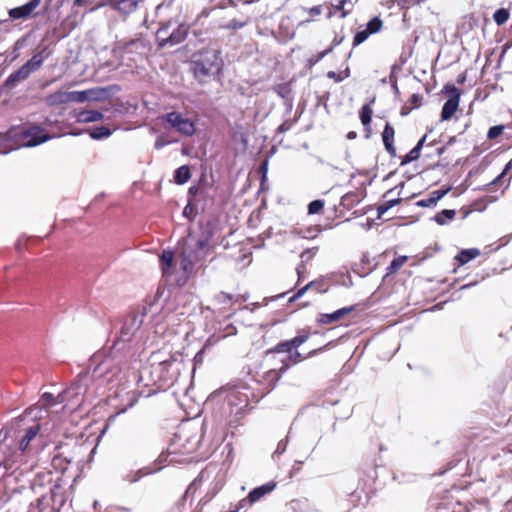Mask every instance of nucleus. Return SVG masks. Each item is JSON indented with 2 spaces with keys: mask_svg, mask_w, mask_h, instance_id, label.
<instances>
[{
  "mask_svg": "<svg viewBox=\"0 0 512 512\" xmlns=\"http://www.w3.org/2000/svg\"><path fill=\"white\" fill-rule=\"evenodd\" d=\"M189 206H186L185 209H184V213L187 214L189 213V210H188Z\"/></svg>",
  "mask_w": 512,
  "mask_h": 512,
  "instance_id": "nucleus-37",
  "label": "nucleus"
},
{
  "mask_svg": "<svg viewBox=\"0 0 512 512\" xmlns=\"http://www.w3.org/2000/svg\"><path fill=\"white\" fill-rule=\"evenodd\" d=\"M425 141V137H423L419 142L418 144L410 151V153L408 154V160L409 161H412V160H415L419 157L420 155V150L422 148V145Z\"/></svg>",
  "mask_w": 512,
  "mask_h": 512,
  "instance_id": "nucleus-24",
  "label": "nucleus"
},
{
  "mask_svg": "<svg viewBox=\"0 0 512 512\" xmlns=\"http://www.w3.org/2000/svg\"><path fill=\"white\" fill-rule=\"evenodd\" d=\"M103 115L97 111H82L77 115V121L81 123H90L101 120Z\"/></svg>",
  "mask_w": 512,
  "mask_h": 512,
  "instance_id": "nucleus-15",
  "label": "nucleus"
},
{
  "mask_svg": "<svg viewBox=\"0 0 512 512\" xmlns=\"http://www.w3.org/2000/svg\"><path fill=\"white\" fill-rule=\"evenodd\" d=\"M174 178L177 184L181 185L186 183L190 178L189 167L186 165L179 167L175 172Z\"/></svg>",
  "mask_w": 512,
  "mask_h": 512,
  "instance_id": "nucleus-17",
  "label": "nucleus"
},
{
  "mask_svg": "<svg viewBox=\"0 0 512 512\" xmlns=\"http://www.w3.org/2000/svg\"><path fill=\"white\" fill-rule=\"evenodd\" d=\"M38 430H39V427L36 425V426L31 427L27 431L26 435L22 438V440L20 442V449L22 451H25L28 448L30 441L37 435Z\"/></svg>",
  "mask_w": 512,
  "mask_h": 512,
  "instance_id": "nucleus-18",
  "label": "nucleus"
},
{
  "mask_svg": "<svg viewBox=\"0 0 512 512\" xmlns=\"http://www.w3.org/2000/svg\"><path fill=\"white\" fill-rule=\"evenodd\" d=\"M451 190V187L442 188L439 190H435L429 194V196L425 199H422L417 202V205L420 207H433L438 201H440L445 195H447Z\"/></svg>",
  "mask_w": 512,
  "mask_h": 512,
  "instance_id": "nucleus-5",
  "label": "nucleus"
},
{
  "mask_svg": "<svg viewBox=\"0 0 512 512\" xmlns=\"http://www.w3.org/2000/svg\"><path fill=\"white\" fill-rule=\"evenodd\" d=\"M306 341V337L305 336H302V337H296L294 338L291 342L289 343H285V344H282L281 347L285 350H290L291 347L293 348H297L299 347L301 344H303L304 342Z\"/></svg>",
  "mask_w": 512,
  "mask_h": 512,
  "instance_id": "nucleus-23",
  "label": "nucleus"
},
{
  "mask_svg": "<svg viewBox=\"0 0 512 512\" xmlns=\"http://www.w3.org/2000/svg\"><path fill=\"white\" fill-rule=\"evenodd\" d=\"M373 110L369 104L364 105L360 112V119L364 126H369L372 119Z\"/></svg>",
  "mask_w": 512,
  "mask_h": 512,
  "instance_id": "nucleus-20",
  "label": "nucleus"
},
{
  "mask_svg": "<svg viewBox=\"0 0 512 512\" xmlns=\"http://www.w3.org/2000/svg\"><path fill=\"white\" fill-rule=\"evenodd\" d=\"M324 206V202L321 200L312 201L308 206V212L310 214L318 213Z\"/></svg>",
  "mask_w": 512,
  "mask_h": 512,
  "instance_id": "nucleus-26",
  "label": "nucleus"
},
{
  "mask_svg": "<svg viewBox=\"0 0 512 512\" xmlns=\"http://www.w3.org/2000/svg\"><path fill=\"white\" fill-rule=\"evenodd\" d=\"M161 261V269L165 276H172L176 269L173 265V253L169 250L163 251V253L160 256Z\"/></svg>",
  "mask_w": 512,
  "mask_h": 512,
  "instance_id": "nucleus-9",
  "label": "nucleus"
},
{
  "mask_svg": "<svg viewBox=\"0 0 512 512\" xmlns=\"http://www.w3.org/2000/svg\"><path fill=\"white\" fill-rule=\"evenodd\" d=\"M89 134L93 139L98 140V139L109 137L112 134V131L108 127L101 126V127H96V128L91 129L89 131Z\"/></svg>",
  "mask_w": 512,
  "mask_h": 512,
  "instance_id": "nucleus-19",
  "label": "nucleus"
},
{
  "mask_svg": "<svg viewBox=\"0 0 512 512\" xmlns=\"http://www.w3.org/2000/svg\"><path fill=\"white\" fill-rule=\"evenodd\" d=\"M189 206H186L185 209H184V213L187 214L189 213V210H188Z\"/></svg>",
  "mask_w": 512,
  "mask_h": 512,
  "instance_id": "nucleus-38",
  "label": "nucleus"
},
{
  "mask_svg": "<svg viewBox=\"0 0 512 512\" xmlns=\"http://www.w3.org/2000/svg\"><path fill=\"white\" fill-rule=\"evenodd\" d=\"M509 18V14L505 9H499L494 13V20L497 24L505 23Z\"/></svg>",
  "mask_w": 512,
  "mask_h": 512,
  "instance_id": "nucleus-22",
  "label": "nucleus"
},
{
  "mask_svg": "<svg viewBox=\"0 0 512 512\" xmlns=\"http://www.w3.org/2000/svg\"><path fill=\"white\" fill-rule=\"evenodd\" d=\"M210 69H211V67L203 68V69H202V72H203L204 74H206V73H208V72L210 71Z\"/></svg>",
  "mask_w": 512,
  "mask_h": 512,
  "instance_id": "nucleus-35",
  "label": "nucleus"
},
{
  "mask_svg": "<svg viewBox=\"0 0 512 512\" xmlns=\"http://www.w3.org/2000/svg\"><path fill=\"white\" fill-rule=\"evenodd\" d=\"M369 34L370 33H368V31H364V32L358 33L356 35V37H355V41L360 43V42L364 41Z\"/></svg>",
  "mask_w": 512,
  "mask_h": 512,
  "instance_id": "nucleus-28",
  "label": "nucleus"
},
{
  "mask_svg": "<svg viewBox=\"0 0 512 512\" xmlns=\"http://www.w3.org/2000/svg\"><path fill=\"white\" fill-rule=\"evenodd\" d=\"M276 487L274 482H269L265 485L253 489L248 496L249 502L253 503L258 501L262 496L273 491Z\"/></svg>",
  "mask_w": 512,
  "mask_h": 512,
  "instance_id": "nucleus-12",
  "label": "nucleus"
},
{
  "mask_svg": "<svg viewBox=\"0 0 512 512\" xmlns=\"http://www.w3.org/2000/svg\"><path fill=\"white\" fill-rule=\"evenodd\" d=\"M388 208H389V206H380V207L378 208V212H379V214H383V213H385V212L388 210Z\"/></svg>",
  "mask_w": 512,
  "mask_h": 512,
  "instance_id": "nucleus-33",
  "label": "nucleus"
},
{
  "mask_svg": "<svg viewBox=\"0 0 512 512\" xmlns=\"http://www.w3.org/2000/svg\"><path fill=\"white\" fill-rule=\"evenodd\" d=\"M395 136L394 128L390 124H386L384 131L382 133V140L385 145V148L389 154L394 156L396 154L395 147L393 145Z\"/></svg>",
  "mask_w": 512,
  "mask_h": 512,
  "instance_id": "nucleus-10",
  "label": "nucleus"
},
{
  "mask_svg": "<svg viewBox=\"0 0 512 512\" xmlns=\"http://www.w3.org/2000/svg\"><path fill=\"white\" fill-rule=\"evenodd\" d=\"M190 268V262L187 261L186 259H183L182 263H181V269L183 270L184 273H186Z\"/></svg>",
  "mask_w": 512,
  "mask_h": 512,
  "instance_id": "nucleus-30",
  "label": "nucleus"
},
{
  "mask_svg": "<svg viewBox=\"0 0 512 512\" xmlns=\"http://www.w3.org/2000/svg\"><path fill=\"white\" fill-rule=\"evenodd\" d=\"M335 76H336V75H335V72H329V73H328V77H329V78H335V79H336V77H335Z\"/></svg>",
  "mask_w": 512,
  "mask_h": 512,
  "instance_id": "nucleus-36",
  "label": "nucleus"
},
{
  "mask_svg": "<svg viewBox=\"0 0 512 512\" xmlns=\"http://www.w3.org/2000/svg\"><path fill=\"white\" fill-rule=\"evenodd\" d=\"M407 260V257L406 256H400V257H397L395 258L392 262H391V265L389 267V270L391 272H395L396 270H398L399 268H401L404 263L406 262Z\"/></svg>",
  "mask_w": 512,
  "mask_h": 512,
  "instance_id": "nucleus-25",
  "label": "nucleus"
},
{
  "mask_svg": "<svg viewBox=\"0 0 512 512\" xmlns=\"http://www.w3.org/2000/svg\"><path fill=\"white\" fill-rule=\"evenodd\" d=\"M310 13H311L312 15H318V14H320V9H319V8H312V9L310 10Z\"/></svg>",
  "mask_w": 512,
  "mask_h": 512,
  "instance_id": "nucleus-34",
  "label": "nucleus"
},
{
  "mask_svg": "<svg viewBox=\"0 0 512 512\" xmlns=\"http://www.w3.org/2000/svg\"><path fill=\"white\" fill-rule=\"evenodd\" d=\"M456 211L453 209H444L437 213L433 220L440 226L446 225L455 218Z\"/></svg>",
  "mask_w": 512,
  "mask_h": 512,
  "instance_id": "nucleus-14",
  "label": "nucleus"
},
{
  "mask_svg": "<svg viewBox=\"0 0 512 512\" xmlns=\"http://www.w3.org/2000/svg\"><path fill=\"white\" fill-rule=\"evenodd\" d=\"M188 33V27L184 24L179 25L176 31H174L169 39L165 38L166 31L164 29H160L158 31V38L160 41L168 40L172 45L180 43L183 41Z\"/></svg>",
  "mask_w": 512,
  "mask_h": 512,
  "instance_id": "nucleus-4",
  "label": "nucleus"
},
{
  "mask_svg": "<svg viewBox=\"0 0 512 512\" xmlns=\"http://www.w3.org/2000/svg\"><path fill=\"white\" fill-rule=\"evenodd\" d=\"M106 92L100 88H93L83 91H59L52 96V102L55 104L64 103H85L99 101L104 99Z\"/></svg>",
  "mask_w": 512,
  "mask_h": 512,
  "instance_id": "nucleus-1",
  "label": "nucleus"
},
{
  "mask_svg": "<svg viewBox=\"0 0 512 512\" xmlns=\"http://www.w3.org/2000/svg\"><path fill=\"white\" fill-rule=\"evenodd\" d=\"M42 64L41 56H34L27 64H25L17 73L12 74L8 81H18L25 79L32 71L36 70Z\"/></svg>",
  "mask_w": 512,
  "mask_h": 512,
  "instance_id": "nucleus-3",
  "label": "nucleus"
},
{
  "mask_svg": "<svg viewBox=\"0 0 512 512\" xmlns=\"http://www.w3.org/2000/svg\"><path fill=\"white\" fill-rule=\"evenodd\" d=\"M512 168V159L506 164V167L504 171L502 172L501 176L505 173H507Z\"/></svg>",
  "mask_w": 512,
  "mask_h": 512,
  "instance_id": "nucleus-32",
  "label": "nucleus"
},
{
  "mask_svg": "<svg viewBox=\"0 0 512 512\" xmlns=\"http://www.w3.org/2000/svg\"><path fill=\"white\" fill-rule=\"evenodd\" d=\"M459 107V94L456 93V95L449 100H447L443 106L442 112H441V119L443 121L449 120L454 113L457 111Z\"/></svg>",
  "mask_w": 512,
  "mask_h": 512,
  "instance_id": "nucleus-8",
  "label": "nucleus"
},
{
  "mask_svg": "<svg viewBox=\"0 0 512 512\" xmlns=\"http://www.w3.org/2000/svg\"><path fill=\"white\" fill-rule=\"evenodd\" d=\"M82 1H83V0H76V3H77L78 5H80V4L82 3Z\"/></svg>",
  "mask_w": 512,
  "mask_h": 512,
  "instance_id": "nucleus-39",
  "label": "nucleus"
},
{
  "mask_svg": "<svg viewBox=\"0 0 512 512\" xmlns=\"http://www.w3.org/2000/svg\"><path fill=\"white\" fill-rule=\"evenodd\" d=\"M111 5L116 10L121 13H130L136 9L137 1L136 0H107L106 2L101 3L99 6Z\"/></svg>",
  "mask_w": 512,
  "mask_h": 512,
  "instance_id": "nucleus-6",
  "label": "nucleus"
},
{
  "mask_svg": "<svg viewBox=\"0 0 512 512\" xmlns=\"http://www.w3.org/2000/svg\"><path fill=\"white\" fill-rule=\"evenodd\" d=\"M410 101L413 103L414 107H419L421 105L420 97L416 94L411 96Z\"/></svg>",
  "mask_w": 512,
  "mask_h": 512,
  "instance_id": "nucleus-29",
  "label": "nucleus"
},
{
  "mask_svg": "<svg viewBox=\"0 0 512 512\" xmlns=\"http://www.w3.org/2000/svg\"><path fill=\"white\" fill-rule=\"evenodd\" d=\"M480 255V251L478 249H466L462 250L457 256L456 259L460 262V264H465L470 260L476 258Z\"/></svg>",
  "mask_w": 512,
  "mask_h": 512,
  "instance_id": "nucleus-16",
  "label": "nucleus"
},
{
  "mask_svg": "<svg viewBox=\"0 0 512 512\" xmlns=\"http://www.w3.org/2000/svg\"><path fill=\"white\" fill-rule=\"evenodd\" d=\"M503 130H504V126H502V125L491 127L488 131V138L494 139V138L498 137L499 135L502 134Z\"/></svg>",
  "mask_w": 512,
  "mask_h": 512,
  "instance_id": "nucleus-27",
  "label": "nucleus"
},
{
  "mask_svg": "<svg viewBox=\"0 0 512 512\" xmlns=\"http://www.w3.org/2000/svg\"><path fill=\"white\" fill-rule=\"evenodd\" d=\"M40 1L41 0H31L29 3L21 7L11 9L9 15L14 19L27 17L39 6Z\"/></svg>",
  "mask_w": 512,
  "mask_h": 512,
  "instance_id": "nucleus-7",
  "label": "nucleus"
},
{
  "mask_svg": "<svg viewBox=\"0 0 512 512\" xmlns=\"http://www.w3.org/2000/svg\"><path fill=\"white\" fill-rule=\"evenodd\" d=\"M162 120L165 121L169 127L175 129L177 132L185 136H191L195 132V125L193 121L179 113H169L162 117Z\"/></svg>",
  "mask_w": 512,
  "mask_h": 512,
  "instance_id": "nucleus-2",
  "label": "nucleus"
},
{
  "mask_svg": "<svg viewBox=\"0 0 512 512\" xmlns=\"http://www.w3.org/2000/svg\"><path fill=\"white\" fill-rule=\"evenodd\" d=\"M38 134H39L38 128H33V129L29 130L25 135V137L28 139H27V141H25L22 144V146H25V147L37 146L49 139L48 135H41L38 137L37 136Z\"/></svg>",
  "mask_w": 512,
  "mask_h": 512,
  "instance_id": "nucleus-11",
  "label": "nucleus"
},
{
  "mask_svg": "<svg viewBox=\"0 0 512 512\" xmlns=\"http://www.w3.org/2000/svg\"><path fill=\"white\" fill-rule=\"evenodd\" d=\"M166 145V142L163 140V138L159 137L155 142V147L157 149H160Z\"/></svg>",
  "mask_w": 512,
  "mask_h": 512,
  "instance_id": "nucleus-31",
  "label": "nucleus"
},
{
  "mask_svg": "<svg viewBox=\"0 0 512 512\" xmlns=\"http://www.w3.org/2000/svg\"><path fill=\"white\" fill-rule=\"evenodd\" d=\"M453 92H457V89L455 87L452 88Z\"/></svg>",
  "mask_w": 512,
  "mask_h": 512,
  "instance_id": "nucleus-40",
  "label": "nucleus"
},
{
  "mask_svg": "<svg viewBox=\"0 0 512 512\" xmlns=\"http://www.w3.org/2000/svg\"><path fill=\"white\" fill-rule=\"evenodd\" d=\"M381 27H382V21L378 18H373L367 24V31L370 34L376 33L381 29Z\"/></svg>",
  "mask_w": 512,
  "mask_h": 512,
  "instance_id": "nucleus-21",
  "label": "nucleus"
},
{
  "mask_svg": "<svg viewBox=\"0 0 512 512\" xmlns=\"http://www.w3.org/2000/svg\"><path fill=\"white\" fill-rule=\"evenodd\" d=\"M351 311L352 308H342L330 314H321L318 318V322L321 324H330L338 321Z\"/></svg>",
  "mask_w": 512,
  "mask_h": 512,
  "instance_id": "nucleus-13",
  "label": "nucleus"
}]
</instances>
